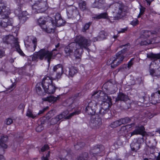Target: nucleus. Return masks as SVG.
Wrapping results in <instances>:
<instances>
[{"instance_id":"nucleus-1","label":"nucleus","mask_w":160,"mask_h":160,"mask_svg":"<svg viewBox=\"0 0 160 160\" xmlns=\"http://www.w3.org/2000/svg\"><path fill=\"white\" fill-rule=\"evenodd\" d=\"M106 8H111L112 15L110 17L114 20H119L123 17L127 12V8L122 4L114 3L107 5Z\"/></svg>"},{"instance_id":"nucleus-2","label":"nucleus","mask_w":160,"mask_h":160,"mask_svg":"<svg viewBox=\"0 0 160 160\" xmlns=\"http://www.w3.org/2000/svg\"><path fill=\"white\" fill-rule=\"evenodd\" d=\"M129 44H125L123 46H121V48L123 47H126V48H123L121 51L118 52L116 55V57L110 58L109 59L107 62L108 65H111L112 68H114L120 63H122L124 57L126 56V52L128 50L129 46Z\"/></svg>"},{"instance_id":"nucleus-3","label":"nucleus","mask_w":160,"mask_h":160,"mask_svg":"<svg viewBox=\"0 0 160 160\" xmlns=\"http://www.w3.org/2000/svg\"><path fill=\"white\" fill-rule=\"evenodd\" d=\"M147 57L153 60L149 65V72L152 77H158L160 76V68L158 67L155 62L160 59V53L154 54L152 52L147 54Z\"/></svg>"},{"instance_id":"nucleus-4","label":"nucleus","mask_w":160,"mask_h":160,"mask_svg":"<svg viewBox=\"0 0 160 160\" xmlns=\"http://www.w3.org/2000/svg\"><path fill=\"white\" fill-rule=\"evenodd\" d=\"M53 51H50L46 48L40 49L38 52H35L31 56L32 61L37 62L38 59L42 60L44 59L47 60L49 63L53 54Z\"/></svg>"},{"instance_id":"nucleus-5","label":"nucleus","mask_w":160,"mask_h":160,"mask_svg":"<svg viewBox=\"0 0 160 160\" xmlns=\"http://www.w3.org/2000/svg\"><path fill=\"white\" fill-rule=\"evenodd\" d=\"M9 13L8 8L3 3H0V26L5 28L8 26L12 25V23L8 18V15Z\"/></svg>"},{"instance_id":"nucleus-6","label":"nucleus","mask_w":160,"mask_h":160,"mask_svg":"<svg viewBox=\"0 0 160 160\" xmlns=\"http://www.w3.org/2000/svg\"><path fill=\"white\" fill-rule=\"evenodd\" d=\"M44 18H39L38 20L39 25L44 31L50 33L54 31L55 27L51 18L45 20Z\"/></svg>"},{"instance_id":"nucleus-7","label":"nucleus","mask_w":160,"mask_h":160,"mask_svg":"<svg viewBox=\"0 0 160 160\" xmlns=\"http://www.w3.org/2000/svg\"><path fill=\"white\" fill-rule=\"evenodd\" d=\"M53 79L51 77L47 76L44 77L42 80V85L46 93L53 94L57 88L52 83Z\"/></svg>"},{"instance_id":"nucleus-8","label":"nucleus","mask_w":160,"mask_h":160,"mask_svg":"<svg viewBox=\"0 0 160 160\" xmlns=\"http://www.w3.org/2000/svg\"><path fill=\"white\" fill-rule=\"evenodd\" d=\"M64 51L67 56L72 57L73 56L76 58H80L79 52L75 42H72L69 44L65 48Z\"/></svg>"},{"instance_id":"nucleus-9","label":"nucleus","mask_w":160,"mask_h":160,"mask_svg":"<svg viewBox=\"0 0 160 160\" xmlns=\"http://www.w3.org/2000/svg\"><path fill=\"white\" fill-rule=\"evenodd\" d=\"M101 99L103 102L101 104V107L99 111V113L101 116H103L109 110V108L112 105V99L110 97L106 94L104 96L103 98Z\"/></svg>"},{"instance_id":"nucleus-10","label":"nucleus","mask_w":160,"mask_h":160,"mask_svg":"<svg viewBox=\"0 0 160 160\" xmlns=\"http://www.w3.org/2000/svg\"><path fill=\"white\" fill-rule=\"evenodd\" d=\"M97 102L94 100H88L86 103L84 109V112L89 115H93L95 114L97 108Z\"/></svg>"},{"instance_id":"nucleus-11","label":"nucleus","mask_w":160,"mask_h":160,"mask_svg":"<svg viewBox=\"0 0 160 160\" xmlns=\"http://www.w3.org/2000/svg\"><path fill=\"white\" fill-rule=\"evenodd\" d=\"M75 42L80 47V48L88 49V47L91 44V41L89 39L81 35L77 36L74 39Z\"/></svg>"},{"instance_id":"nucleus-12","label":"nucleus","mask_w":160,"mask_h":160,"mask_svg":"<svg viewBox=\"0 0 160 160\" xmlns=\"http://www.w3.org/2000/svg\"><path fill=\"white\" fill-rule=\"evenodd\" d=\"M102 124L101 118L98 114H95L91 116L90 125L93 129L99 128Z\"/></svg>"},{"instance_id":"nucleus-13","label":"nucleus","mask_w":160,"mask_h":160,"mask_svg":"<svg viewBox=\"0 0 160 160\" xmlns=\"http://www.w3.org/2000/svg\"><path fill=\"white\" fill-rule=\"evenodd\" d=\"M144 142V139L143 138H138L137 139H134L130 144V147L131 151L134 152L132 155L135 156L136 154V152L140 148L142 143Z\"/></svg>"},{"instance_id":"nucleus-14","label":"nucleus","mask_w":160,"mask_h":160,"mask_svg":"<svg viewBox=\"0 0 160 160\" xmlns=\"http://www.w3.org/2000/svg\"><path fill=\"white\" fill-rule=\"evenodd\" d=\"M67 13L69 18H75L77 20L80 19V15L77 8L75 7H70L67 9Z\"/></svg>"},{"instance_id":"nucleus-15","label":"nucleus","mask_w":160,"mask_h":160,"mask_svg":"<svg viewBox=\"0 0 160 160\" xmlns=\"http://www.w3.org/2000/svg\"><path fill=\"white\" fill-rule=\"evenodd\" d=\"M33 9L36 10L38 13L42 12L46 9V3L45 2H40L39 0L35 1V3L32 6Z\"/></svg>"},{"instance_id":"nucleus-16","label":"nucleus","mask_w":160,"mask_h":160,"mask_svg":"<svg viewBox=\"0 0 160 160\" xmlns=\"http://www.w3.org/2000/svg\"><path fill=\"white\" fill-rule=\"evenodd\" d=\"M78 72L77 68L74 66L68 64L63 68V72L68 77H72Z\"/></svg>"},{"instance_id":"nucleus-17","label":"nucleus","mask_w":160,"mask_h":160,"mask_svg":"<svg viewBox=\"0 0 160 160\" xmlns=\"http://www.w3.org/2000/svg\"><path fill=\"white\" fill-rule=\"evenodd\" d=\"M131 121V119L128 117L121 118L112 122L110 124L109 126L112 128H116L122 124H125L129 123Z\"/></svg>"},{"instance_id":"nucleus-18","label":"nucleus","mask_w":160,"mask_h":160,"mask_svg":"<svg viewBox=\"0 0 160 160\" xmlns=\"http://www.w3.org/2000/svg\"><path fill=\"white\" fill-rule=\"evenodd\" d=\"M53 71L56 72V77L58 79L60 78L63 72V68L61 64H58L53 67Z\"/></svg>"},{"instance_id":"nucleus-19","label":"nucleus","mask_w":160,"mask_h":160,"mask_svg":"<svg viewBox=\"0 0 160 160\" xmlns=\"http://www.w3.org/2000/svg\"><path fill=\"white\" fill-rule=\"evenodd\" d=\"M92 7L98 9H103L106 8V4L105 0H95L92 3Z\"/></svg>"},{"instance_id":"nucleus-20","label":"nucleus","mask_w":160,"mask_h":160,"mask_svg":"<svg viewBox=\"0 0 160 160\" xmlns=\"http://www.w3.org/2000/svg\"><path fill=\"white\" fill-rule=\"evenodd\" d=\"M151 103L153 104L160 102V91H159L151 95Z\"/></svg>"},{"instance_id":"nucleus-21","label":"nucleus","mask_w":160,"mask_h":160,"mask_svg":"<svg viewBox=\"0 0 160 160\" xmlns=\"http://www.w3.org/2000/svg\"><path fill=\"white\" fill-rule=\"evenodd\" d=\"M145 132V128L143 126H136L135 129L131 132V136L134 135H143Z\"/></svg>"},{"instance_id":"nucleus-22","label":"nucleus","mask_w":160,"mask_h":160,"mask_svg":"<svg viewBox=\"0 0 160 160\" xmlns=\"http://www.w3.org/2000/svg\"><path fill=\"white\" fill-rule=\"evenodd\" d=\"M157 38H154L152 39L151 40L147 39L146 40L142 41L141 42V44L142 45H147L149 44H153L158 43L159 41L158 40H157Z\"/></svg>"},{"instance_id":"nucleus-23","label":"nucleus","mask_w":160,"mask_h":160,"mask_svg":"<svg viewBox=\"0 0 160 160\" xmlns=\"http://www.w3.org/2000/svg\"><path fill=\"white\" fill-rule=\"evenodd\" d=\"M101 147L100 145H97L93 147L90 151V154L92 155L93 156H96L98 154L100 153L101 151L100 149Z\"/></svg>"},{"instance_id":"nucleus-24","label":"nucleus","mask_w":160,"mask_h":160,"mask_svg":"<svg viewBox=\"0 0 160 160\" xmlns=\"http://www.w3.org/2000/svg\"><path fill=\"white\" fill-rule=\"evenodd\" d=\"M32 45L27 47L28 50L29 52H33L35 50L37 45V40L36 38H33L32 40Z\"/></svg>"},{"instance_id":"nucleus-25","label":"nucleus","mask_w":160,"mask_h":160,"mask_svg":"<svg viewBox=\"0 0 160 160\" xmlns=\"http://www.w3.org/2000/svg\"><path fill=\"white\" fill-rule=\"evenodd\" d=\"M142 34L141 36V38H148L151 36H153L154 35H156V32L154 31H143Z\"/></svg>"},{"instance_id":"nucleus-26","label":"nucleus","mask_w":160,"mask_h":160,"mask_svg":"<svg viewBox=\"0 0 160 160\" xmlns=\"http://www.w3.org/2000/svg\"><path fill=\"white\" fill-rule=\"evenodd\" d=\"M149 143L148 147L149 148V152L151 154H153L155 152L156 145V142L154 141H149Z\"/></svg>"},{"instance_id":"nucleus-27","label":"nucleus","mask_w":160,"mask_h":160,"mask_svg":"<svg viewBox=\"0 0 160 160\" xmlns=\"http://www.w3.org/2000/svg\"><path fill=\"white\" fill-rule=\"evenodd\" d=\"M92 18L94 20L99 19L101 18L108 19V13L105 12L101 13L99 14H96Z\"/></svg>"},{"instance_id":"nucleus-28","label":"nucleus","mask_w":160,"mask_h":160,"mask_svg":"<svg viewBox=\"0 0 160 160\" xmlns=\"http://www.w3.org/2000/svg\"><path fill=\"white\" fill-rule=\"evenodd\" d=\"M59 98V97L58 96L56 97L53 96H51L50 97L42 98V99L43 101L53 102L56 101Z\"/></svg>"},{"instance_id":"nucleus-29","label":"nucleus","mask_w":160,"mask_h":160,"mask_svg":"<svg viewBox=\"0 0 160 160\" xmlns=\"http://www.w3.org/2000/svg\"><path fill=\"white\" fill-rule=\"evenodd\" d=\"M14 47L16 49L17 51L22 56H24L25 54L20 48V46L19 44V42L18 41V40L16 38H14Z\"/></svg>"},{"instance_id":"nucleus-30","label":"nucleus","mask_w":160,"mask_h":160,"mask_svg":"<svg viewBox=\"0 0 160 160\" xmlns=\"http://www.w3.org/2000/svg\"><path fill=\"white\" fill-rule=\"evenodd\" d=\"M14 39V38L12 36L8 35L3 37L2 41L4 43L8 44L11 43V41Z\"/></svg>"},{"instance_id":"nucleus-31","label":"nucleus","mask_w":160,"mask_h":160,"mask_svg":"<svg viewBox=\"0 0 160 160\" xmlns=\"http://www.w3.org/2000/svg\"><path fill=\"white\" fill-rule=\"evenodd\" d=\"M103 94V92L101 91H99L93 92L92 95V98L93 99H98L102 97V95Z\"/></svg>"},{"instance_id":"nucleus-32","label":"nucleus","mask_w":160,"mask_h":160,"mask_svg":"<svg viewBox=\"0 0 160 160\" xmlns=\"http://www.w3.org/2000/svg\"><path fill=\"white\" fill-rule=\"evenodd\" d=\"M79 7L81 10L82 11L88 10V8L86 6V3L85 1L81 0L78 3Z\"/></svg>"},{"instance_id":"nucleus-33","label":"nucleus","mask_w":160,"mask_h":160,"mask_svg":"<svg viewBox=\"0 0 160 160\" xmlns=\"http://www.w3.org/2000/svg\"><path fill=\"white\" fill-rule=\"evenodd\" d=\"M134 125V123L131 125H127L125 126H122L121 128L120 131V133H122V135L125 134L128 132V128H130L131 127V125L133 126Z\"/></svg>"},{"instance_id":"nucleus-34","label":"nucleus","mask_w":160,"mask_h":160,"mask_svg":"<svg viewBox=\"0 0 160 160\" xmlns=\"http://www.w3.org/2000/svg\"><path fill=\"white\" fill-rule=\"evenodd\" d=\"M133 60V58H132L128 62L127 65H124L123 66L120 68L121 71H123L125 70V69H127V68L129 70L133 65V62L132 61Z\"/></svg>"},{"instance_id":"nucleus-35","label":"nucleus","mask_w":160,"mask_h":160,"mask_svg":"<svg viewBox=\"0 0 160 160\" xmlns=\"http://www.w3.org/2000/svg\"><path fill=\"white\" fill-rule=\"evenodd\" d=\"M127 98V96L122 93H119L117 97L116 98V101H125Z\"/></svg>"},{"instance_id":"nucleus-36","label":"nucleus","mask_w":160,"mask_h":160,"mask_svg":"<svg viewBox=\"0 0 160 160\" xmlns=\"http://www.w3.org/2000/svg\"><path fill=\"white\" fill-rule=\"evenodd\" d=\"M26 115L33 119L34 118L37 116V114L36 113H33L32 111L29 109H28L27 110Z\"/></svg>"},{"instance_id":"nucleus-37","label":"nucleus","mask_w":160,"mask_h":160,"mask_svg":"<svg viewBox=\"0 0 160 160\" xmlns=\"http://www.w3.org/2000/svg\"><path fill=\"white\" fill-rule=\"evenodd\" d=\"M26 13V12H23L21 15H20L19 16V19L20 20V22L21 23H23L25 22L27 19V17H26V15H24Z\"/></svg>"},{"instance_id":"nucleus-38","label":"nucleus","mask_w":160,"mask_h":160,"mask_svg":"<svg viewBox=\"0 0 160 160\" xmlns=\"http://www.w3.org/2000/svg\"><path fill=\"white\" fill-rule=\"evenodd\" d=\"M108 35V33L106 32L102 31L99 32L98 37L102 40H103L106 38V37Z\"/></svg>"},{"instance_id":"nucleus-39","label":"nucleus","mask_w":160,"mask_h":160,"mask_svg":"<svg viewBox=\"0 0 160 160\" xmlns=\"http://www.w3.org/2000/svg\"><path fill=\"white\" fill-rule=\"evenodd\" d=\"M65 21L62 19L61 18L58 21H56V22L54 24V26H56L57 27H60L64 25Z\"/></svg>"},{"instance_id":"nucleus-40","label":"nucleus","mask_w":160,"mask_h":160,"mask_svg":"<svg viewBox=\"0 0 160 160\" xmlns=\"http://www.w3.org/2000/svg\"><path fill=\"white\" fill-rule=\"evenodd\" d=\"M88 157V154L87 152H85L82 153L80 156L78 158L77 160H82L83 159L86 160Z\"/></svg>"},{"instance_id":"nucleus-41","label":"nucleus","mask_w":160,"mask_h":160,"mask_svg":"<svg viewBox=\"0 0 160 160\" xmlns=\"http://www.w3.org/2000/svg\"><path fill=\"white\" fill-rule=\"evenodd\" d=\"M40 85V83H38L36 85V92L38 95H43V94L42 92L41 87L39 86Z\"/></svg>"},{"instance_id":"nucleus-42","label":"nucleus","mask_w":160,"mask_h":160,"mask_svg":"<svg viewBox=\"0 0 160 160\" xmlns=\"http://www.w3.org/2000/svg\"><path fill=\"white\" fill-rule=\"evenodd\" d=\"M61 119L59 118V115L57 116L56 117L52 118L51 120V124L52 125L56 124Z\"/></svg>"},{"instance_id":"nucleus-43","label":"nucleus","mask_w":160,"mask_h":160,"mask_svg":"<svg viewBox=\"0 0 160 160\" xmlns=\"http://www.w3.org/2000/svg\"><path fill=\"white\" fill-rule=\"evenodd\" d=\"M8 137L7 136H4L2 135L0 137V143H4L7 141Z\"/></svg>"},{"instance_id":"nucleus-44","label":"nucleus","mask_w":160,"mask_h":160,"mask_svg":"<svg viewBox=\"0 0 160 160\" xmlns=\"http://www.w3.org/2000/svg\"><path fill=\"white\" fill-rule=\"evenodd\" d=\"M69 113V112L68 111L66 110L63 112L61 113L58 115L59 116V118H61V119L65 117Z\"/></svg>"},{"instance_id":"nucleus-45","label":"nucleus","mask_w":160,"mask_h":160,"mask_svg":"<svg viewBox=\"0 0 160 160\" xmlns=\"http://www.w3.org/2000/svg\"><path fill=\"white\" fill-rule=\"evenodd\" d=\"M80 112L79 111H75V112H73L70 114L69 115L65 117V118L66 119H69L72 116L77 114H78L80 113Z\"/></svg>"},{"instance_id":"nucleus-46","label":"nucleus","mask_w":160,"mask_h":160,"mask_svg":"<svg viewBox=\"0 0 160 160\" xmlns=\"http://www.w3.org/2000/svg\"><path fill=\"white\" fill-rule=\"evenodd\" d=\"M145 9V8H144L141 7L140 8V12L137 17L138 18H140L141 16L144 14Z\"/></svg>"},{"instance_id":"nucleus-47","label":"nucleus","mask_w":160,"mask_h":160,"mask_svg":"<svg viewBox=\"0 0 160 160\" xmlns=\"http://www.w3.org/2000/svg\"><path fill=\"white\" fill-rule=\"evenodd\" d=\"M90 23H86L83 26V28L82 29V31L83 32H85L86 31L88 30L90 27Z\"/></svg>"},{"instance_id":"nucleus-48","label":"nucleus","mask_w":160,"mask_h":160,"mask_svg":"<svg viewBox=\"0 0 160 160\" xmlns=\"http://www.w3.org/2000/svg\"><path fill=\"white\" fill-rule=\"evenodd\" d=\"M127 83L128 86L133 85L136 84L135 79L133 78L130 79Z\"/></svg>"},{"instance_id":"nucleus-49","label":"nucleus","mask_w":160,"mask_h":160,"mask_svg":"<svg viewBox=\"0 0 160 160\" xmlns=\"http://www.w3.org/2000/svg\"><path fill=\"white\" fill-rule=\"evenodd\" d=\"M13 122V120L11 118L6 119L4 122V123L7 125H9L11 124Z\"/></svg>"},{"instance_id":"nucleus-50","label":"nucleus","mask_w":160,"mask_h":160,"mask_svg":"<svg viewBox=\"0 0 160 160\" xmlns=\"http://www.w3.org/2000/svg\"><path fill=\"white\" fill-rule=\"evenodd\" d=\"M135 81L136 84H140L142 82V78L141 77H138L136 78Z\"/></svg>"},{"instance_id":"nucleus-51","label":"nucleus","mask_w":160,"mask_h":160,"mask_svg":"<svg viewBox=\"0 0 160 160\" xmlns=\"http://www.w3.org/2000/svg\"><path fill=\"white\" fill-rule=\"evenodd\" d=\"M61 18H62L60 14L59 13H56L55 16V22H56V21H58Z\"/></svg>"},{"instance_id":"nucleus-52","label":"nucleus","mask_w":160,"mask_h":160,"mask_svg":"<svg viewBox=\"0 0 160 160\" xmlns=\"http://www.w3.org/2000/svg\"><path fill=\"white\" fill-rule=\"evenodd\" d=\"M130 24L133 26H136L138 24V21L137 19H135L131 22Z\"/></svg>"},{"instance_id":"nucleus-53","label":"nucleus","mask_w":160,"mask_h":160,"mask_svg":"<svg viewBox=\"0 0 160 160\" xmlns=\"http://www.w3.org/2000/svg\"><path fill=\"white\" fill-rule=\"evenodd\" d=\"M145 113V117L150 119L153 117L152 115H151V113L148 112H144Z\"/></svg>"},{"instance_id":"nucleus-54","label":"nucleus","mask_w":160,"mask_h":160,"mask_svg":"<svg viewBox=\"0 0 160 160\" xmlns=\"http://www.w3.org/2000/svg\"><path fill=\"white\" fill-rule=\"evenodd\" d=\"M49 149V146L47 145H45L44 146L42 147L41 149V151L42 152H43L48 150Z\"/></svg>"},{"instance_id":"nucleus-55","label":"nucleus","mask_w":160,"mask_h":160,"mask_svg":"<svg viewBox=\"0 0 160 160\" xmlns=\"http://www.w3.org/2000/svg\"><path fill=\"white\" fill-rule=\"evenodd\" d=\"M48 107L47 106L46 108H43L42 110H40L39 112L37 114V116L38 115H39L40 114L44 112L45 111H46L47 109L48 108Z\"/></svg>"},{"instance_id":"nucleus-56","label":"nucleus","mask_w":160,"mask_h":160,"mask_svg":"<svg viewBox=\"0 0 160 160\" xmlns=\"http://www.w3.org/2000/svg\"><path fill=\"white\" fill-rule=\"evenodd\" d=\"M50 152H48V154L46 155L45 157L43 156L42 158V160H48V158L50 157Z\"/></svg>"},{"instance_id":"nucleus-57","label":"nucleus","mask_w":160,"mask_h":160,"mask_svg":"<svg viewBox=\"0 0 160 160\" xmlns=\"http://www.w3.org/2000/svg\"><path fill=\"white\" fill-rule=\"evenodd\" d=\"M16 84L15 83H12L11 85L9 87L8 89L9 90H13L15 88Z\"/></svg>"},{"instance_id":"nucleus-58","label":"nucleus","mask_w":160,"mask_h":160,"mask_svg":"<svg viewBox=\"0 0 160 160\" xmlns=\"http://www.w3.org/2000/svg\"><path fill=\"white\" fill-rule=\"evenodd\" d=\"M43 129V128L41 126H39L36 128V130L38 132H40Z\"/></svg>"},{"instance_id":"nucleus-59","label":"nucleus","mask_w":160,"mask_h":160,"mask_svg":"<svg viewBox=\"0 0 160 160\" xmlns=\"http://www.w3.org/2000/svg\"><path fill=\"white\" fill-rule=\"evenodd\" d=\"M25 106L23 103H21L18 106V108L19 109L24 110Z\"/></svg>"},{"instance_id":"nucleus-60","label":"nucleus","mask_w":160,"mask_h":160,"mask_svg":"<svg viewBox=\"0 0 160 160\" xmlns=\"http://www.w3.org/2000/svg\"><path fill=\"white\" fill-rule=\"evenodd\" d=\"M53 110H51V111H49L48 112V113L47 115V117H48V118H50L52 116L51 114H52V115H53Z\"/></svg>"},{"instance_id":"nucleus-61","label":"nucleus","mask_w":160,"mask_h":160,"mask_svg":"<svg viewBox=\"0 0 160 160\" xmlns=\"http://www.w3.org/2000/svg\"><path fill=\"white\" fill-rule=\"evenodd\" d=\"M68 155H67L66 156L64 157L63 156H62L60 158L61 160H68Z\"/></svg>"},{"instance_id":"nucleus-62","label":"nucleus","mask_w":160,"mask_h":160,"mask_svg":"<svg viewBox=\"0 0 160 160\" xmlns=\"http://www.w3.org/2000/svg\"><path fill=\"white\" fill-rule=\"evenodd\" d=\"M79 144L80 148H82L85 146V143L84 142H79L78 143Z\"/></svg>"},{"instance_id":"nucleus-63","label":"nucleus","mask_w":160,"mask_h":160,"mask_svg":"<svg viewBox=\"0 0 160 160\" xmlns=\"http://www.w3.org/2000/svg\"><path fill=\"white\" fill-rule=\"evenodd\" d=\"M5 55V52L4 51L0 50V58H1Z\"/></svg>"},{"instance_id":"nucleus-64","label":"nucleus","mask_w":160,"mask_h":160,"mask_svg":"<svg viewBox=\"0 0 160 160\" xmlns=\"http://www.w3.org/2000/svg\"><path fill=\"white\" fill-rule=\"evenodd\" d=\"M127 30V28H123L121 30L119 31V32L123 33L125 32Z\"/></svg>"}]
</instances>
